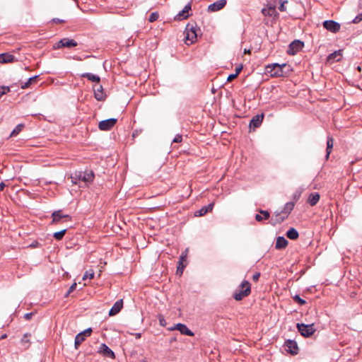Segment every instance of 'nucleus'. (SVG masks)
<instances>
[{
    "label": "nucleus",
    "mask_w": 362,
    "mask_h": 362,
    "mask_svg": "<svg viewBox=\"0 0 362 362\" xmlns=\"http://www.w3.org/2000/svg\"><path fill=\"white\" fill-rule=\"evenodd\" d=\"M92 333V329L88 328L85 329L84 331L78 333L75 337V341H74V346L75 348L77 349L78 348V346L85 341L86 337L88 336H90Z\"/></svg>",
    "instance_id": "8"
},
{
    "label": "nucleus",
    "mask_w": 362,
    "mask_h": 362,
    "mask_svg": "<svg viewBox=\"0 0 362 362\" xmlns=\"http://www.w3.org/2000/svg\"><path fill=\"white\" fill-rule=\"evenodd\" d=\"M264 117V115L263 113L255 115L250 120L249 125L250 128H253L255 129V128L259 127L262 123Z\"/></svg>",
    "instance_id": "16"
},
{
    "label": "nucleus",
    "mask_w": 362,
    "mask_h": 362,
    "mask_svg": "<svg viewBox=\"0 0 362 362\" xmlns=\"http://www.w3.org/2000/svg\"><path fill=\"white\" fill-rule=\"evenodd\" d=\"M94 275H95V273H94L93 270L88 269L84 273L82 279L84 281L86 280L87 279H93Z\"/></svg>",
    "instance_id": "32"
},
{
    "label": "nucleus",
    "mask_w": 362,
    "mask_h": 362,
    "mask_svg": "<svg viewBox=\"0 0 362 362\" xmlns=\"http://www.w3.org/2000/svg\"><path fill=\"white\" fill-rule=\"evenodd\" d=\"M295 206V203L293 202H287L281 211V213L286 214L285 216L281 217L276 220V221H274L272 223V225H275L276 222L281 223L284 221V219L288 216V215L292 211Z\"/></svg>",
    "instance_id": "12"
},
{
    "label": "nucleus",
    "mask_w": 362,
    "mask_h": 362,
    "mask_svg": "<svg viewBox=\"0 0 362 362\" xmlns=\"http://www.w3.org/2000/svg\"><path fill=\"white\" fill-rule=\"evenodd\" d=\"M333 144H334V140L332 139V136H328L327 137V149H326V158L328 159L329 156V154L331 153V151L333 148Z\"/></svg>",
    "instance_id": "31"
},
{
    "label": "nucleus",
    "mask_w": 362,
    "mask_h": 362,
    "mask_svg": "<svg viewBox=\"0 0 362 362\" xmlns=\"http://www.w3.org/2000/svg\"><path fill=\"white\" fill-rule=\"evenodd\" d=\"M259 276H260V273L259 272H257L255 273L253 276H252V280L254 281H257L259 279Z\"/></svg>",
    "instance_id": "46"
},
{
    "label": "nucleus",
    "mask_w": 362,
    "mask_h": 362,
    "mask_svg": "<svg viewBox=\"0 0 362 362\" xmlns=\"http://www.w3.org/2000/svg\"><path fill=\"white\" fill-rule=\"evenodd\" d=\"M213 208H214V204L213 203L209 204L208 205L204 206L202 208H201L199 210L195 212V216H202L206 214L208 212L212 211Z\"/></svg>",
    "instance_id": "23"
},
{
    "label": "nucleus",
    "mask_w": 362,
    "mask_h": 362,
    "mask_svg": "<svg viewBox=\"0 0 362 362\" xmlns=\"http://www.w3.org/2000/svg\"><path fill=\"white\" fill-rule=\"evenodd\" d=\"M185 267H186V265L184 264L183 262H182V259H180L179 264L177 266V272H176L177 274L181 275L182 274L183 270Z\"/></svg>",
    "instance_id": "35"
},
{
    "label": "nucleus",
    "mask_w": 362,
    "mask_h": 362,
    "mask_svg": "<svg viewBox=\"0 0 362 362\" xmlns=\"http://www.w3.org/2000/svg\"><path fill=\"white\" fill-rule=\"evenodd\" d=\"M244 52H245V53H250V50H246V49H245Z\"/></svg>",
    "instance_id": "55"
},
{
    "label": "nucleus",
    "mask_w": 362,
    "mask_h": 362,
    "mask_svg": "<svg viewBox=\"0 0 362 362\" xmlns=\"http://www.w3.org/2000/svg\"><path fill=\"white\" fill-rule=\"evenodd\" d=\"M357 69H358V71H361V67L358 66L357 67Z\"/></svg>",
    "instance_id": "56"
},
{
    "label": "nucleus",
    "mask_w": 362,
    "mask_h": 362,
    "mask_svg": "<svg viewBox=\"0 0 362 362\" xmlns=\"http://www.w3.org/2000/svg\"><path fill=\"white\" fill-rule=\"evenodd\" d=\"M323 27L328 31L336 33L339 31L341 25L334 21L327 20L323 22Z\"/></svg>",
    "instance_id": "11"
},
{
    "label": "nucleus",
    "mask_w": 362,
    "mask_h": 362,
    "mask_svg": "<svg viewBox=\"0 0 362 362\" xmlns=\"http://www.w3.org/2000/svg\"><path fill=\"white\" fill-rule=\"evenodd\" d=\"M23 127L24 125L22 124H18L11 133L10 136H15L18 135L22 131Z\"/></svg>",
    "instance_id": "33"
},
{
    "label": "nucleus",
    "mask_w": 362,
    "mask_h": 362,
    "mask_svg": "<svg viewBox=\"0 0 362 362\" xmlns=\"http://www.w3.org/2000/svg\"><path fill=\"white\" fill-rule=\"evenodd\" d=\"M293 300L298 303L300 305H303L306 303V301L305 300H303V298H301L298 295H296L294 297H293Z\"/></svg>",
    "instance_id": "38"
},
{
    "label": "nucleus",
    "mask_w": 362,
    "mask_h": 362,
    "mask_svg": "<svg viewBox=\"0 0 362 362\" xmlns=\"http://www.w3.org/2000/svg\"><path fill=\"white\" fill-rule=\"evenodd\" d=\"M260 214L255 215V220L258 222L262 221L263 220H268L270 217L269 211L264 210L259 211Z\"/></svg>",
    "instance_id": "28"
},
{
    "label": "nucleus",
    "mask_w": 362,
    "mask_h": 362,
    "mask_svg": "<svg viewBox=\"0 0 362 362\" xmlns=\"http://www.w3.org/2000/svg\"><path fill=\"white\" fill-rule=\"evenodd\" d=\"M250 292V284L248 281L244 280L239 286L238 290L234 293L233 298L236 300H241L243 298L248 296Z\"/></svg>",
    "instance_id": "1"
},
{
    "label": "nucleus",
    "mask_w": 362,
    "mask_h": 362,
    "mask_svg": "<svg viewBox=\"0 0 362 362\" xmlns=\"http://www.w3.org/2000/svg\"><path fill=\"white\" fill-rule=\"evenodd\" d=\"M38 245V243L36 242L35 243H33L30 245V247H37Z\"/></svg>",
    "instance_id": "51"
},
{
    "label": "nucleus",
    "mask_w": 362,
    "mask_h": 362,
    "mask_svg": "<svg viewBox=\"0 0 362 362\" xmlns=\"http://www.w3.org/2000/svg\"><path fill=\"white\" fill-rule=\"evenodd\" d=\"M284 346L287 352L291 354L292 355L298 354V347L297 343L295 341L288 339L285 341Z\"/></svg>",
    "instance_id": "14"
},
{
    "label": "nucleus",
    "mask_w": 362,
    "mask_h": 362,
    "mask_svg": "<svg viewBox=\"0 0 362 362\" xmlns=\"http://www.w3.org/2000/svg\"><path fill=\"white\" fill-rule=\"evenodd\" d=\"M122 308H123V300L122 299L117 300L114 303L112 308L110 309V310L109 312V315L113 316V315H117V313H119L120 312V310H122Z\"/></svg>",
    "instance_id": "19"
},
{
    "label": "nucleus",
    "mask_w": 362,
    "mask_h": 362,
    "mask_svg": "<svg viewBox=\"0 0 362 362\" xmlns=\"http://www.w3.org/2000/svg\"><path fill=\"white\" fill-rule=\"evenodd\" d=\"M6 334H4L1 338V339H4V338H6Z\"/></svg>",
    "instance_id": "54"
},
{
    "label": "nucleus",
    "mask_w": 362,
    "mask_h": 362,
    "mask_svg": "<svg viewBox=\"0 0 362 362\" xmlns=\"http://www.w3.org/2000/svg\"><path fill=\"white\" fill-rule=\"evenodd\" d=\"M362 21V13L358 14L352 21L353 23H358Z\"/></svg>",
    "instance_id": "41"
},
{
    "label": "nucleus",
    "mask_w": 362,
    "mask_h": 362,
    "mask_svg": "<svg viewBox=\"0 0 362 362\" xmlns=\"http://www.w3.org/2000/svg\"><path fill=\"white\" fill-rule=\"evenodd\" d=\"M185 255H181L180 257V259H182V262H183V261H185Z\"/></svg>",
    "instance_id": "52"
},
{
    "label": "nucleus",
    "mask_w": 362,
    "mask_h": 362,
    "mask_svg": "<svg viewBox=\"0 0 362 362\" xmlns=\"http://www.w3.org/2000/svg\"><path fill=\"white\" fill-rule=\"evenodd\" d=\"M94 97L98 101H103L105 99L106 95L103 91V86L101 85H95L93 87Z\"/></svg>",
    "instance_id": "15"
},
{
    "label": "nucleus",
    "mask_w": 362,
    "mask_h": 362,
    "mask_svg": "<svg viewBox=\"0 0 362 362\" xmlns=\"http://www.w3.org/2000/svg\"><path fill=\"white\" fill-rule=\"evenodd\" d=\"M262 15L265 17H269L272 18L271 23H275L279 18V13L276 10V6L274 4H267L266 8H263L261 11Z\"/></svg>",
    "instance_id": "5"
},
{
    "label": "nucleus",
    "mask_w": 362,
    "mask_h": 362,
    "mask_svg": "<svg viewBox=\"0 0 362 362\" xmlns=\"http://www.w3.org/2000/svg\"><path fill=\"white\" fill-rule=\"evenodd\" d=\"M198 30L199 29L197 26L187 24L185 32V42L187 45L192 44L197 40Z\"/></svg>",
    "instance_id": "2"
},
{
    "label": "nucleus",
    "mask_w": 362,
    "mask_h": 362,
    "mask_svg": "<svg viewBox=\"0 0 362 362\" xmlns=\"http://www.w3.org/2000/svg\"><path fill=\"white\" fill-rule=\"evenodd\" d=\"M303 46L304 43L302 41L299 40H295L289 45L287 52L288 54L294 55L298 51H300L303 47Z\"/></svg>",
    "instance_id": "10"
},
{
    "label": "nucleus",
    "mask_w": 362,
    "mask_h": 362,
    "mask_svg": "<svg viewBox=\"0 0 362 362\" xmlns=\"http://www.w3.org/2000/svg\"><path fill=\"white\" fill-rule=\"evenodd\" d=\"M52 22L56 23H64V21L62 19H60V18H53Z\"/></svg>",
    "instance_id": "49"
},
{
    "label": "nucleus",
    "mask_w": 362,
    "mask_h": 362,
    "mask_svg": "<svg viewBox=\"0 0 362 362\" xmlns=\"http://www.w3.org/2000/svg\"><path fill=\"white\" fill-rule=\"evenodd\" d=\"M182 141V136L181 134L175 135V138L173 140V142L175 143H180Z\"/></svg>",
    "instance_id": "44"
},
{
    "label": "nucleus",
    "mask_w": 362,
    "mask_h": 362,
    "mask_svg": "<svg viewBox=\"0 0 362 362\" xmlns=\"http://www.w3.org/2000/svg\"><path fill=\"white\" fill-rule=\"evenodd\" d=\"M136 338H140L141 337V333L136 334Z\"/></svg>",
    "instance_id": "53"
},
{
    "label": "nucleus",
    "mask_w": 362,
    "mask_h": 362,
    "mask_svg": "<svg viewBox=\"0 0 362 362\" xmlns=\"http://www.w3.org/2000/svg\"><path fill=\"white\" fill-rule=\"evenodd\" d=\"M297 328L300 334L305 337H309L314 334L315 328L314 324L305 325V324H297Z\"/></svg>",
    "instance_id": "6"
},
{
    "label": "nucleus",
    "mask_w": 362,
    "mask_h": 362,
    "mask_svg": "<svg viewBox=\"0 0 362 362\" xmlns=\"http://www.w3.org/2000/svg\"><path fill=\"white\" fill-rule=\"evenodd\" d=\"M100 352L112 358H115V357L114 352L105 344H102L100 345Z\"/></svg>",
    "instance_id": "24"
},
{
    "label": "nucleus",
    "mask_w": 362,
    "mask_h": 362,
    "mask_svg": "<svg viewBox=\"0 0 362 362\" xmlns=\"http://www.w3.org/2000/svg\"><path fill=\"white\" fill-rule=\"evenodd\" d=\"M280 214H276V217H279Z\"/></svg>",
    "instance_id": "57"
},
{
    "label": "nucleus",
    "mask_w": 362,
    "mask_h": 362,
    "mask_svg": "<svg viewBox=\"0 0 362 362\" xmlns=\"http://www.w3.org/2000/svg\"><path fill=\"white\" fill-rule=\"evenodd\" d=\"M159 17V14L158 12H153L150 14V16L148 18V21L151 23L155 22L158 20Z\"/></svg>",
    "instance_id": "37"
},
{
    "label": "nucleus",
    "mask_w": 362,
    "mask_h": 362,
    "mask_svg": "<svg viewBox=\"0 0 362 362\" xmlns=\"http://www.w3.org/2000/svg\"><path fill=\"white\" fill-rule=\"evenodd\" d=\"M341 50L339 49V50H337V51H335L332 53H331L328 57H327V60L329 62H339L341 60V56H342V53H341Z\"/></svg>",
    "instance_id": "25"
},
{
    "label": "nucleus",
    "mask_w": 362,
    "mask_h": 362,
    "mask_svg": "<svg viewBox=\"0 0 362 362\" xmlns=\"http://www.w3.org/2000/svg\"><path fill=\"white\" fill-rule=\"evenodd\" d=\"M33 315V313H28L25 314L24 318L27 320H29L32 318Z\"/></svg>",
    "instance_id": "47"
},
{
    "label": "nucleus",
    "mask_w": 362,
    "mask_h": 362,
    "mask_svg": "<svg viewBox=\"0 0 362 362\" xmlns=\"http://www.w3.org/2000/svg\"><path fill=\"white\" fill-rule=\"evenodd\" d=\"M159 323L161 326L165 327L166 326V321L164 318V317L161 315L158 316Z\"/></svg>",
    "instance_id": "43"
},
{
    "label": "nucleus",
    "mask_w": 362,
    "mask_h": 362,
    "mask_svg": "<svg viewBox=\"0 0 362 362\" xmlns=\"http://www.w3.org/2000/svg\"><path fill=\"white\" fill-rule=\"evenodd\" d=\"M81 77L86 78L89 81H91L93 82L99 83L100 82V77L97 75L93 74L91 73H84L81 74Z\"/></svg>",
    "instance_id": "29"
},
{
    "label": "nucleus",
    "mask_w": 362,
    "mask_h": 362,
    "mask_svg": "<svg viewBox=\"0 0 362 362\" xmlns=\"http://www.w3.org/2000/svg\"><path fill=\"white\" fill-rule=\"evenodd\" d=\"M320 194L318 192L311 193L308 199V202L312 206H315L317 203L319 202Z\"/></svg>",
    "instance_id": "27"
},
{
    "label": "nucleus",
    "mask_w": 362,
    "mask_h": 362,
    "mask_svg": "<svg viewBox=\"0 0 362 362\" xmlns=\"http://www.w3.org/2000/svg\"><path fill=\"white\" fill-rule=\"evenodd\" d=\"M78 45V43L76 41H75L74 39H69V38H63L61 39L59 42H57L56 44L53 45V49H61L64 47L71 48L73 47H76Z\"/></svg>",
    "instance_id": "7"
},
{
    "label": "nucleus",
    "mask_w": 362,
    "mask_h": 362,
    "mask_svg": "<svg viewBox=\"0 0 362 362\" xmlns=\"http://www.w3.org/2000/svg\"><path fill=\"white\" fill-rule=\"evenodd\" d=\"M288 3V1L287 0H283V1H281V4H280V6L279 7V9L280 11H286V8L285 6V4Z\"/></svg>",
    "instance_id": "40"
},
{
    "label": "nucleus",
    "mask_w": 362,
    "mask_h": 362,
    "mask_svg": "<svg viewBox=\"0 0 362 362\" xmlns=\"http://www.w3.org/2000/svg\"><path fill=\"white\" fill-rule=\"evenodd\" d=\"M66 232V229L62 230L60 231L54 233L53 237L57 240H61Z\"/></svg>",
    "instance_id": "34"
},
{
    "label": "nucleus",
    "mask_w": 362,
    "mask_h": 362,
    "mask_svg": "<svg viewBox=\"0 0 362 362\" xmlns=\"http://www.w3.org/2000/svg\"><path fill=\"white\" fill-rule=\"evenodd\" d=\"M226 4V0H218L208 6V11L211 12L222 9Z\"/></svg>",
    "instance_id": "17"
},
{
    "label": "nucleus",
    "mask_w": 362,
    "mask_h": 362,
    "mask_svg": "<svg viewBox=\"0 0 362 362\" xmlns=\"http://www.w3.org/2000/svg\"><path fill=\"white\" fill-rule=\"evenodd\" d=\"M288 240L283 236H279L276 238L275 244V248L277 250H282L286 247L288 245Z\"/></svg>",
    "instance_id": "22"
},
{
    "label": "nucleus",
    "mask_w": 362,
    "mask_h": 362,
    "mask_svg": "<svg viewBox=\"0 0 362 362\" xmlns=\"http://www.w3.org/2000/svg\"><path fill=\"white\" fill-rule=\"evenodd\" d=\"M38 76H34L30 77L27 82H25L23 85L21 86L22 88H28L34 81L37 79Z\"/></svg>",
    "instance_id": "36"
},
{
    "label": "nucleus",
    "mask_w": 362,
    "mask_h": 362,
    "mask_svg": "<svg viewBox=\"0 0 362 362\" xmlns=\"http://www.w3.org/2000/svg\"><path fill=\"white\" fill-rule=\"evenodd\" d=\"M52 223H57L60 221V220L63 218H71L69 215L62 214L61 210L55 211L52 214Z\"/></svg>",
    "instance_id": "21"
},
{
    "label": "nucleus",
    "mask_w": 362,
    "mask_h": 362,
    "mask_svg": "<svg viewBox=\"0 0 362 362\" xmlns=\"http://www.w3.org/2000/svg\"><path fill=\"white\" fill-rule=\"evenodd\" d=\"M286 236L291 240H296L298 238L299 234L297 230H296L294 228H291L286 232Z\"/></svg>",
    "instance_id": "30"
},
{
    "label": "nucleus",
    "mask_w": 362,
    "mask_h": 362,
    "mask_svg": "<svg viewBox=\"0 0 362 362\" xmlns=\"http://www.w3.org/2000/svg\"><path fill=\"white\" fill-rule=\"evenodd\" d=\"M190 10H191V4H187V5L185 6L183 9L175 16V20L181 21L183 19H186L189 16L188 12Z\"/></svg>",
    "instance_id": "18"
},
{
    "label": "nucleus",
    "mask_w": 362,
    "mask_h": 362,
    "mask_svg": "<svg viewBox=\"0 0 362 362\" xmlns=\"http://www.w3.org/2000/svg\"><path fill=\"white\" fill-rule=\"evenodd\" d=\"M286 66V64H279L277 63L268 64L265 67L267 74H270L273 77H279L284 75L283 68Z\"/></svg>",
    "instance_id": "3"
},
{
    "label": "nucleus",
    "mask_w": 362,
    "mask_h": 362,
    "mask_svg": "<svg viewBox=\"0 0 362 362\" xmlns=\"http://www.w3.org/2000/svg\"><path fill=\"white\" fill-rule=\"evenodd\" d=\"M10 91V88L8 86H0V98L1 96L6 93Z\"/></svg>",
    "instance_id": "39"
},
{
    "label": "nucleus",
    "mask_w": 362,
    "mask_h": 362,
    "mask_svg": "<svg viewBox=\"0 0 362 362\" xmlns=\"http://www.w3.org/2000/svg\"><path fill=\"white\" fill-rule=\"evenodd\" d=\"M117 119L115 118H110L100 121L98 124V128L102 131L110 130L117 123Z\"/></svg>",
    "instance_id": "9"
},
{
    "label": "nucleus",
    "mask_w": 362,
    "mask_h": 362,
    "mask_svg": "<svg viewBox=\"0 0 362 362\" xmlns=\"http://www.w3.org/2000/svg\"><path fill=\"white\" fill-rule=\"evenodd\" d=\"M170 330H178L182 334L192 337L194 335V332H192L185 324L178 323L176 324L173 327L170 329Z\"/></svg>",
    "instance_id": "13"
},
{
    "label": "nucleus",
    "mask_w": 362,
    "mask_h": 362,
    "mask_svg": "<svg viewBox=\"0 0 362 362\" xmlns=\"http://www.w3.org/2000/svg\"><path fill=\"white\" fill-rule=\"evenodd\" d=\"M15 57L9 53H2L0 54V62L2 64L13 62Z\"/></svg>",
    "instance_id": "26"
},
{
    "label": "nucleus",
    "mask_w": 362,
    "mask_h": 362,
    "mask_svg": "<svg viewBox=\"0 0 362 362\" xmlns=\"http://www.w3.org/2000/svg\"><path fill=\"white\" fill-rule=\"evenodd\" d=\"M238 76L235 75V74H230L227 78V81L230 82L232 81L233 79H235Z\"/></svg>",
    "instance_id": "45"
},
{
    "label": "nucleus",
    "mask_w": 362,
    "mask_h": 362,
    "mask_svg": "<svg viewBox=\"0 0 362 362\" xmlns=\"http://www.w3.org/2000/svg\"><path fill=\"white\" fill-rule=\"evenodd\" d=\"M76 288V283L74 282V284H71V286L69 287L66 294V296H68L71 293H72Z\"/></svg>",
    "instance_id": "42"
},
{
    "label": "nucleus",
    "mask_w": 362,
    "mask_h": 362,
    "mask_svg": "<svg viewBox=\"0 0 362 362\" xmlns=\"http://www.w3.org/2000/svg\"><path fill=\"white\" fill-rule=\"evenodd\" d=\"M242 69H243V66H240L236 67L235 68V72L234 74H235V75L238 76V74L240 73Z\"/></svg>",
    "instance_id": "48"
},
{
    "label": "nucleus",
    "mask_w": 362,
    "mask_h": 362,
    "mask_svg": "<svg viewBox=\"0 0 362 362\" xmlns=\"http://www.w3.org/2000/svg\"><path fill=\"white\" fill-rule=\"evenodd\" d=\"M5 186H6V185H5L3 182H1L0 183V192H1V191H3V190H4V189Z\"/></svg>",
    "instance_id": "50"
},
{
    "label": "nucleus",
    "mask_w": 362,
    "mask_h": 362,
    "mask_svg": "<svg viewBox=\"0 0 362 362\" xmlns=\"http://www.w3.org/2000/svg\"><path fill=\"white\" fill-rule=\"evenodd\" d=\"M73 180H78V181H82L85 184L90 183L94 179V173L91 170H86L84 172H78L75 174L74 177H72ZM73 182L76 184L77 182L73 180Z\"/></svg>",
    "instance_id": "4"
},
{
    "label": "nucleus",
    "mask_w": 362,
    "mask_h": 362,
    "mask_svg": "<svg viewBox=\"0 0 362 362\" xmlns=\"http://www.w3.org/2000/svg\"><path fill=\"white\" fill-rule=\"evenodd\" d=\"M30 338H31V334L29 333H26L23 336V337L21 338V341H20V344L23 349L26 350L30 346V345H31Z\"/></svg>",
    "instance_id": "20"
}]
</instances>
